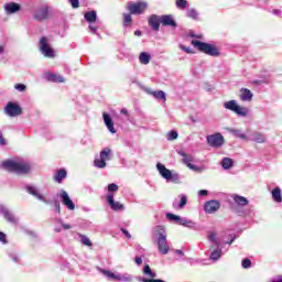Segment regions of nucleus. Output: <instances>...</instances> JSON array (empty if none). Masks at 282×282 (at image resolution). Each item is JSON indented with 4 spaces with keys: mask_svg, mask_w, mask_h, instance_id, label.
<instances>
[{
    "mask_svg": "<svg viewBox=\"0 0 282 282\" xmlns=\"http://www.w3.org/2000/svg\"><path fill=\"white\" fill-rule=\"evenodd\" d=\"M89 30H90V32H93V34H96L98 28L94 26V25H89Z\"/></svg>",
    "mask_w": 282,
    "mask_h": 282,
    "instance_id": "13d9d810",
    "label": "nucleus"
},
{
    "mask_svg": "<svg viewBox=\"0 0 282 282\" xmlns=\"http://www.w3.org/2000/svg\"><path fill=\"white\" fill-rule=\"evenodd\" d=\"M148 93H150L154 98H156V100H163V102H166V94L163 90Z\"/></svg>",
    "mask_w": 282,
    "mask_h": 282,
    "instance_id": "7c9ffc66",
    "label": "nucleus"
},
{
    "mask_svg": "<svg viewBox=\"0 0 282 282\" xmlns=\"http://www.w3.org/2000/svg\"><path fill=\"white\" fill-rule=\"evenodd\" d=\"M139 63H141V65H149V63H151V54L147 52L140 53Z\"/></svg>",
    "mask_w": 282,
    "mask_h": 282,
    "instance_id": "bb28decb",
    "label": "nucleus"
},
{
    "mask_svg": "<svg viewBox=\"0 0 282 282\" xmlns=\"http://www.w3.org/2000/svg\"><path fill=\"white\" fill-rule=\"evenodd\" d=\"M142 281L143 282H166L164 280H155V279H147V278H143Z\"/></svg>",
    "mask_w": 282,
    "mask_h": 282,
    "instance_id": "8fccbe9b",
    "label": "nucleus"
},
{
    "mask_svg": "<svg viewBox=\"0 0 282 282\" xmlns=\"http://www.w3.org/2000/svg\"><path fill=\"white\" fill-rule=\"evenodd\" d=\"M220 206L221 204L218 200H208L205 203V213H208V215H213V213H217Z\"/></svg>",
    "mask_w": 282,
    "mask_h": 282,
    "instance_id": "4468645a",
    "label": "nucleus"
},
{
    "mask_svg": "<svg viewBox=\"0 0 282 282\" xmlns=\"http://www.w3.org/2000/svg\"><path fill=\"white\" fill-rule=\"evenodd\" d=\"M159 237H158V250L160 254H169V240H166V231L162 227H159Z\"/></svg>",
    "mask_w": 282,
    "mask_h": 282,
    "instance_id": "39448f33",
    "label": "nucleus"
},
{
    "mask_svg": "<svg viewBox=\"0 0 282 282\" xmlns=\"http://www.w3.org/2000/svg\"><path fill=\"white\" fill-rule=\"evenodd\" d=\"M241 265H242V268H245V269L251 268L252 261H250V259H245V260H242Z\"/></svg>",
    "mask_w": 282,
    "mask_h": 282,
    "instance_id": "49530a36",
    "label": "nucleus"
},
{
    "mask_svg": "<svg viewBox=\"0 0 282 282\" xmlns=\"http://www.w3.org/2000/svg\"><path fill=\"white\" fill-rule=\"evenodd\" d=\"M166 219H169L170 221H174L175 224H178V226H185L186 228H193V226H195V223H193L192 220L182 218L171 213L166 214Z\"/></svg>",
    "mask_w": 282,
    "mask_h": 282,
    "instance_id": "1a4fd4ad",
    "label": "nucleus"
},
{
    "mask_svg": "<svg viewBox=\"0 0 282 282\" xmlns=\"http://www.w3.org/2000/svg\"><path fill=\"white\" fill-rule=\"evenodd\" d=\"M107 203L109 204L111 210H124V205L120 204V202L113 200V194H108Z\"/></svg>",
    "mask_w": 282,
    "mask_h": 282,
    "instance_id": "2eb2a0df",
    "label": "nucleus"
},
{
    "mask_svg": "<svg viewBox=\"0 0 282 282\" xmlns=\"http://www.w3.org/2000/svg\"><path fill=\"white\" fill-rule=\"evenodd\" d=\"M98 18L96 11H88L84 14V19H86V21L88 23H96V19Z\"/></svg>",
    "mask_w": 282,
    "mask_h": 282,
    "instance_id": "c756f323",
    "label": "nucleus"
},
{
    "mask_svg": "<svg viewBox=\"0 0 282 282\" xmlns=\"http://www.w3.org/2000/svg\"><path fill=\"white\" fill-rule=\"evenodd\" d=\"M46 80H50L51 83H65V78H63V76L54 73H47Z\"/></svg>",
    "mask_w": 282,
    "mask_h": 282,
    "instance_id": "5701e85b",
    "label": "nucleus"
},
{
    "mask_svg": "<svg viewBox=\"0 0 282 282\" xmlns=\"http://www.w3.org/2000/svg\"><path fill=\"white\" fill-rule=\"evenodd\" d=\"M26 191H28V193H30V195H33V197H36V199H40L41 202H46L45 197H43V195H41V193H39V189H36V187L28 186Z\"/></svg>",
    "mask_w": 282,
    "mask_h": 282,
    "instance_id": "393cba45",
    "label": "nucleus"
},
{
    "mask_svg": "<svg viewBox=\"0 0 282 282\" xmlns=\"http://www.w3.org/2000/svg\"><path fill=\"white\" fill-rule=\"evenodd\" d=\"M180 203H177V200L173 203V208L182 209L186 206V204H188V197H186V195L182 194L180 195Z\"/></svg>",
    "mask_w": 282,
    "mask_h": 282,
    "instance_id": "b1692460",
    "label": "nucleus"
},
{
    "mask_svg": "<svg viewBox=\"0 0 282 282\" xmlns=\"http://www.w3.org/2000/svg\"><path fill=\"white\" fill-rule=\"evenodd\" d=\"M47 7H42L35 11L34 19L35 21H45L47 19Z\"/></svg>",
    "mask_w": 282,
    "mask_h": 282,
    "instance_id": "6ab92c4d",
    "label": "nucleus"
},
{
    "mask_svg": "<svg viewBox=\"0 0 282 282\" xmlns=\"http://www.w3.org/2000/svg\"><path fill=\"white\" fill-rule=\"evenodd\" d=\"M231 133L236 137V138H240V140H246L248 137L242 133L241 130H231Z\"/></svg>",
    "mask_w": 282,
    "mask_h": 282,
    "instance_id": "4c0bfd02",
    "label": "nucleus"
},
{
    "mask_svg": "<svg viewBox=\"0 0 282 282\" xmlns=\"http://www.w3.org/2000/svg\"><path fill=\"white\" fill-rule=\"evenodd\" d=\"M1 167L10 173H18V175H24L30 171V164L23 159L7 160L1 163Z\"/></svg>",
    "mask_w": 282,
    "mask_h": 282,
    "instance_id": "f257e3e1",
    "label": "nucleus"
},
{
    "mask_svg": "<svg viewBox=\"0 0 282 282\" xmlns=\"http://www.w3.org/2000/svg\"><path fill=\"white\" fill-rule=\"evenodd\" d=\"M55 208H56L57 213H61V203L55 202Z\"/></svg>",
    "mask_w": 282,
    "mask_h": 282,
    "instance_id": "bf43d9fd",
    "label": "nucleus"
},
{
    "mask_svg": "<svg viewBox=\"0 0 282 282\" xmlns=\"http://www.w3.org/2000/svg\"><path fill=\"white\" fill-rule=\"evenodd\" d=\"M134 35H135V36H142V32L139 31V30H137V31L134 32Z\"/></svg>",
    "mask_w": 282,
    "mask_h": 282,
    "instance_id": "e2e57ef3",
    "label": "nucleus"
},
{
    "mask_svg": "<svg viewBox=\"0 0 282 282\" xmlns=\"http://www.w3.org/2000/svg\"><path fill=\"white\" fill-rule=\"evenodd\" d=\"M175 252H176V254H180L181 257H184V251H182V250H176Z\"/></svg>",
    "mask_w": 282,
    "mask_h": 282,
    "instance_id": "0e129e2a",
    "label": "nucleus"
},
{
    "mask_svg": "<svg viewBox=\"0 0 282 282\" xmlns=\"http://www.w3.org/2000/svg\"><path fill=\"white\" fill-rule=\"evenodd\" d=\"M4 10L8 14H14V12H19V10H21V6L15 2H9L4 6Z\"/></svg>",
    "mask_w": 282,
    "mask_h": 282,
    "instance_id": "412c9836",
    "label": "nucleus"
},
{
    "mask_svg": "<svg viewBox=\"0 0 282 282\" xmlns=\"http://www.w3.org/2000/svg\"><path fill=\"white\" fill-rule=\"evenodd\" d=\"M131 21H132V18H131V14L129 13H124L123 14V25H131Z\"/></svg>",
    "mask_w": 282,
    "mask_h": 282,
    "instance_id": "79ce46f5",
    "label": "nucleus"
},
{
    "mask_svg": "<svg viewBox=\"0 0 282 282\" xmlns=\"http://www.w3.org/2000/svg\"><path fill=\"white\" fill-rule=\"evenodd\" d=\"M187 6H188V1H186V0H176V8H178V10H186Z\"/></svg>",
    "mask_w": 282,
    "mask_h": 282,
    "instance_id": "c9c22d12",
    "label": "nucleus"
},
{
    "mask_svg": "<svg viewBox=\"0 0 282 282\" xmlns=\"http://www.w3.org/2000/svg\"><path fill=\"white\" fill-rule=\"evenodd\" d=\"M192 45L194 47H196L198 52H203L204 54H207L208 56H219V50L213 44L193 40Z\"/></svg>",
    "mask_w": 282,
    "mask_h": 282,
    "instance_id": "7ed1b4c3",
    "label": "nucleus"
},
{
    "mask_svg": "<svg viewBox=\"0 0 282 282\" xmlns=\"http://www.w3.org/2000/svg\"><path fill=\"white\" fill-rule=\"evenodd\" d=\"M118 281H124V282H131L133 281V278L129 275L128 273H119V280Z\"/></svg>",
    "mask_w": 282,
    "mask_h": 282,
    "instance_id": "e433bc0d",
    "label": "nucleus"
},
{
    "mask_svg": "<svg viewBox=\"0 0 282 282\" xmlns=\"http://www.w3.org/2000/svg\"><path fill=\"white\" fill-rule=\"evenodd\" d=\"M221 166H223V169L228 171V169H230L232 166V159H230V158L223 159Z\"/></svg>",
    "mask_w": 282,
    "mask_h": 282,
    "instance_id": "f704fd0d",
    "label": "nucleus"
},
{
    "mask_svg": "<svg viewBox=\"0 0 282 282\" xmlns=\"http://www.w3.org/2000/svg\"><path fill=\"white\" fill-rule=\"evenodd\" d=\"M281 11L279 10H273V14H279Z\"/></svg>",
    "mask_w": 282,
    "mask_h": 282,
    "instance_id": "774afa93",
    "label": "nucleus"
},
{
    "mask_svg": "<svg viewBox=\"0 0 282 282\" xmlns=\"http://www.w3.org/2000/svg\"><path fill=\"white\" fill-rule=\"evenodd\" d=\"M252 140L253 142H258V144H262V142H265V137L261 133H254Z\"/></svg>",
    "mask_w": 282,
    "mask_h": 282,
    "instance_id": "72a5a7b5",
    "label": "nucleus"
},
{
    "mask_svg": "<svg viewBox=\"0 0 282 282\" xmlns=\"http://www.w3.org/2000/svg\"><path fill=\"white\" fill-rule=\"evenodd\" d=\"M134 261H135L137 265H142V258L137 257V258L134 259Z\"/></svg>",
    "mask_w": 282,
    "mask_h": 282,
    "instance_id": "4d7b16f0",
    "label": "nucleus"
},
{
    "mask_svg": "<svg viewBox=\"0 0 282 282\" xmlns=\"http://www.w3.org/2000/svg\"><path fill=\"white\" fill-rule=\"evenodd\" d=\"M240 93V100H242L243 102H250V100H252L253 95L250 89L241 88Z\"/></svg>",
    "mask_w": 282,
    "mask_h": 282,
    "instance_id": "4be33fe9",
    "label": "nucleus"
},
{
    "mask_svg": "<svg viewBox=\"0 0 282 282\" xmlns=\"http://www.w3.org/2000/svg\"><path fill=\"white\" fill-rule=\"evenodd\" d=\"M178 154L181 158H183V164H186L188 169H191L192 171H195L197 169V165L191 163L193 162V155H188L184 151H180Z\"/></svg>",
    "mask_w": 282,
    "mask_h": 282,
    "instance_id": "dca6fc26",
    "label": "nucleus"
},
{
    "mask_svg": "<svg viewBox=\"0 0 282 282\" xmlns=\"http://www.w3.org/2000/svg\"><path fill=\"white\" fill-rule=\"evenodd\" d=\"M143 274H145V276H149L150 279H155V276H158V274L153 272V270H151V267L149 264L144 265Z\"/></svg>",
    "mask_w": 282,
    "mask_h": 282,
    "instance_id": "2f4dec72",
    "label": "nucleus"
},
{
    "mask_svg": "<svg viewBox=\"0 0 282 282\" xmlns=\"http://www.w3.org/2000/svg\"><path fill=\"white\" fill-rule=\"evenodd\" d=\"M234 202H236V204H238V206H248V198H246L243 196L236 195L234 197Z\"/></svg>",
    "mask_w": 282,
    "mask_h": 282,
    "instance_id": "473e14b6",
    "label": "nucleus"
},
{
    "mask_svg": "<svg viewBox=\"0 0 282 282\" xmlns=\"http://www.w3.org/2000/svg\"><path fill=\"white\" fill-rule=\"evenodd\" d=\"M180 47L183 52H186V54H193V48L192 47H188V46H185V45H180Z\"/></svg>",
    "mask_w": 282,
    "mask_h": 282,
    "instance_id": "de8ad7c7",
    "label": "nucleus"
},
{
    "mask_svg": "<svg viewBox=\"0 0 282 282\" xmlns=\"http://www.w3.org/2000/svg\"><path fill=\"white\" fill-rule=\"evenodd\" d=\"M14 87L18 91H23L25 89V85L23 84H17Z\"/></svg>",
    "mask_w": 282,
    "mask_h": 282,
    "instance_id": "3c124183",
    "label": "nucleus"
},
{
    "mask_svg": "<svg viewBox=\"0 0 282 282\" xmlns=\"http://www.w3.org/2000/svg\"><path fill=\"white\" fill-rule=\"evenodd\" d=\"M112 155L113 152L109 148H104L99 153V158H96L94 161L96 169H105Z\"/></svg>",
    "mask_w": 282,
    "mask_h": 282,
    "instance_id": "20e7f679",
    "label": "nucleus"
},
{
    "mask_svg": "<svg viewBox=\"0 0 282 282\" xmlns=\"http://www.w3.org/2000/svg\"><path fill=\"white\" fill-rule=\"evenodd\" d=\"M224 142L225 140L221 133H215L207 137V143L214 149H219V147H224Z\"/></svg>",
    "mask_w": 282,
    "mask_h": 282,
    "instance_id": "9d476101",
    "label": "nucleus"
},
{
    "mask_svg": "<svg viewBox=\"0 0 282 282\" xmlns=\"http://www.w3.org/2000/svg\"><path fill=\"white\" fill-rule=\"evenodd\" d=\"M149 8L147 2H128L127 9L129 10L130 14H142L144 10Z\"/></svg>",
    "mask_w": 282,
    "mask_h": 282,
    "instance_id": "0eeeda50",
    "label": "nucleus"
},
{
    "mask_svg": "<svg viewBox=\"0 0 282 282\" xmlns=\"http://www.w3.org/2000/svg\"><path fill=\"white\" fill-rule=\"evenodd\" d=\"M0 144L1 147H6V144H8V141L6 140V138H3V133L0 132Z\"/></svg>",
    "mask_w": 282,
    "mask_h": 282,
    "instance_id": "09e8293b",
    "label": "nucleus"
},
{
    "mask_svg": "<svg viewBox=\"0 0 282 282\" xmlns=\"http://www.w3.org/2000/svg\"><path fill=\"white\" fill-rule=\"evenodd\" d=\"M161 24L169 28H177V22L173 15H161Z\"/></svg>",
    "mask_w": 282,
    "mask_h": 282,
    "instance_id": "a211bd4d",
    "label": "nucleus"
},
{
    "mask_svg": "<svg viewBox=\"0 0 282 282\" xmlns=\"http://www.w3.org/2000/svg\"><path fill=\"white\" fill-rule=\"evenodd\" d=\"M225 109H228L229 111H234V113H237V116H241L242 118H246L248 116L249 111L248 108L241 107L237 105V100H229L224 104Z\"/></svg>",
    "mask_w": 282,
    "mask_h": 282,
    "instance_id": "423d86ee",
    "label": "nucleus"
},
{
    "mask_svg": "<svg viewBox=\"0 0 282 282\" xmlns=\"http://www.w3.org/2000/svg\"><path fill=\"white\" fill-rule=\"evenodd\" d=\"M4 111L7 116H10L11 118H17V116H21V107L12 101H10L6 106Z\"/></svg>",
    "mask_w": 282,
    "mask_h": 282,
    "instance_id": "f8f14e48",
    "label": "nucleus"
},
{
    "mask_svg": "<svg viewBox=\"0 0 282 282\" xmlns=\"http://www.w3.org/2000/svg\"><path fill=\"white\" fill-rule=\"evenodd\" d=\"M40 52L47 58H54V48L50 46V42L47 41V37H41Z\"/></svg>",
    "mask_w": 282,
    "mask_h": 282,
    "instance_id": "6e6552de",
    "label": "nucleus"
},
{
    "mask_svg": "<svg viewBox=\"0 0 282 282\" xmlns=\"http://www.w3.org/2000/svg\"><path fill=\"white\" fill-rule=\"evenodd\" d=\"M198 195H199L200 197H206V195H208V191H206V189H200V191L198 192Z\"/></svg>",
    "mask_w": 282,
    "mask_h": 282,
    "instance_id": "864d4df0",
    "label": "nucleus"
},
{
    "mask_svg": "<svg viewBox=\"0 0 282 282\" xmlns=\"http://www.w3.org/2000/svg\"><path fill=\"white\" fill-rule=\"evenodd\" d=\"M271 195H272L273 200H275L278 204H281L282 194H281V188L280 187L273 188V191L271 192Z\"/></svg>",
    "mask_w": 282,
    "mask_h": 282,
    "instance_id": "cd10ccee",
    "label": "nucleus"
},
{
    "mask_svg": "<svg viewBox=\"0 0 282 282\" xmlns=\"http://www.w3.org/2000/svg\"><path fill=\"white\" fill-rule=\"evenodd\" d=\"M198 15H199V13H197V10H195V9L187 10V17L189 19H197Z\"/></svg>",
    "mask_w": 282,
    "mask_h": 282,
    "instance_id": "ea45409f",
    "label": "nucleus"
},
{
    "mask_svg": "<svg viewBox=\"0 0 282 282\" xmlns=\"http://www.w3.org/2000/svg\"><path fill=\"white\" fill-rule=\"evenodd\" d=\"M79 237H80V241L84 246H88V247L91 246V240H89V238L87 236L80 235Z\"/></svg>",
    "mask_w": 282,
    "mask_h": 282,
    "instance_id": "37998d69",
    "label": "nucleus"
},
{
    "mask_svg": "<svg viewBox=\"0 0 282 282\" xmlns=\"http://www.w3.org/2000/svg\"><path fill=\"white\" fill-rule=\"evenodd\" d=\"M208 239H209V241H212V242L215 243L216 246H219V241H217V234L210 232V234L208 235Z\"/></svg>",
    "mask_w": 282,
    "mask_h": 282,
    "instance_id": "c03bdc74",
    "label": "nucleus"
},
{
    "mask_svg": "<svg viewBox=\"0 0 282 282\" xmlns=\"http://www.w3.org/2000/svg\"><path fill=\"white\" fill-rule=\"evenodd\" d=\"M102 116H104V122L108 131H110V133H116V128H113V120H111V117L107 112H104Z\"/></svg>",
    "mask_w": 282,
    "mask_h": 282,
    "instance_id": "aec40b11",
    "label": "nucleus"
},
{
    "mask_svg": "<svg viewBox=\"0 0 282 282\" xmlns=\"http://www.w3.org/2000/svg\"><path fill=\"white\" fill-rule=\"evenodd\" d=\"M70 3L73 6V8H78V6H79L78 0H70Z\"/></svg>",
    "mask_w": 282,
    "mask_h": 282,
    "instance_id": "5fc2aeb1",
    "label": "nucleus"
},
{
    "mask_svg": "<svg viewBox=\"0 0 282 282\" xmlns=\"http://www.w3.org/2000/svg\"><path fill=\"white\" fill-rule=\"evenodd\" d=\"M0 241H1L2 243H8V240H6V234H3V232H1V231H0Z\"/></svg>",
    "mask_w": 282,
    "mask_h": 282,
    "instance_id": "603ef678",
    "label": "nucleus"
},
{
    "mask_svg": "<svg viewBox=\"0 0 282 282\" xmlns=\"http://www.w3.org/2000/svg\"><path fill=\"white\" fill-rule=\"evenodd\" d=\"M177 131L172 130L171 132H169L167 134V140H177Z\"/></svg>",
    "mask_w": 282,
    "mask_h": 282,
    "instance_id": "a18cd8bd",
    "label": "nucleus"
},
{
    "mask_svg": "<svg viewBox=\"0 0 282 282\" xmlns=\"http://www.w3.org/2000/svg\"><path fill=\"white\" fill-rule=\"evenodd\" d=\"M156 169H158L161 177H163V180H166V182H172V184H181L182 183V176L180 175V173L166 169V165H164L162 163H158Z\"/></svg>",
    "mask_w": 282,
    "mask_h": 282,
    "instance_id": "f03ea898",
    "label": "nucleus"
},
{
    "mask_svg": "<svg viewBox=\"0 0 282 282\" xmlns=\"http://www.w3.org/2000/svg\"><path fill=\"white\" fill-rule=\"evenodd\" d=\"M3 52H4L3 46H0V54H3Z\"/></svg>",
    "mask_w": 282,
    "mask_h": 282,
    "instance_id": "338daca9",
    "label": "nucleus"
},
{
    "mask_svg": "<svg viewBox=\"0 0 282 282\" xmlns=\"http://www.w3.org/2000/svg\"><path fill=\"white\" fill-rule=\"evenodd\" d=\"M62 227L64 228V230H69V228H72V226L68 224H62Z\"/></svg>",
    "mask_w": 282,
    "mask_h": 282,
    "instance_id": "052dcab7",
    "label": "nucleus"
},
{
    "mask_svg": "<svg viewBox=\"0 0 282 282\" xmlns=\"http://www.w3.org/2000/svg\"><path fill=\"white\" fill-rule=\"evenodd\" d=\"M102 274L107 276L110 281H119L120 273H113L109 270H101Z\"/></svg>",
    "mask_w": 282,
    "mask_h": 282,
    "instance_id": "c85d7f7f",
    "label": "nucleus"
},
{
    "mask_svg": "<svg viewBox=\"0 0 282 282\" xmlns=\"http://www.w3.org/2000/svg\"><path fill=\"white\" fill-rule=\"evenodd\" d=\"M0 215H3L4 219L9 221V224H12L13 226H17L19 224V219L17 216L13 215L12 212L6 208V206H0Z\"/></svg>",
    "mask_w": 282,
    "mask_h": 282,
    "instance_id": "ddd939ff",
    "label": "nucleus"
},
{
    "mask_svg": "<svg viewBox=\"0 0 282 282\" xmlns=\"http://www.w3.org/2000/svg\"><path fill=\"white\" fill-rule=\"evenodd\" d=\"M148 22L149 25L152 26V30H154V32H158L160 30V23H162V17L153 14L149 18Z\"/></svg>",
    "mask_w": 282,
    "mask_h": 282,
    "instance_id": "f3484780",
    "label": "nucleus"
},
{
    "mask_svg": "<svg viewBox=\"0 0 282 282\" xmlns=\"http://www.w3.org/2000/svg\"><path fill=\"white\" fill-rule=\"evenodd\" d=\"M221 257V250H214L209 258L213 260V261H217V259H219Z\"/></svg>",
    "mask_w": 282,
    "mask_h": 282,
    "instance_id": "58836bf2",
    "label": "nucleus"
},
{
    "mask_svg": "<svg viewBox=\"0 0 282 282\" xmlns=\"http://www.w3.org/2000/svg\"><path fill=\"white\" fill-rule=\"evenodd\" d=\"M272 282H282V276H279L278 280H273Z\"/></svg>",
    "mask_w": 282,
    "mask_h": 282,
    "instance_id": "69168bd1",
    "label": "nucleus"
},
{
    "mask_svg": "<svg viewBox=\"0 0 282 282\" xmlns=\"http://www.w3.org/2000/svg\"><path fill=\"white\" fill-rule=\"evenodd\" d=\"M65 177H67V171L62 169L55 173L54 181L61 184L65 180Z\"/></svg>",
    "mask_w": 282,
    "mask_h": 282,
    "instance_id": "a878e982",
    "label": "nucleus"
},
{
    "mask_svg": "<svg viewBox=\"0 0 282 282\" xmlns=\"http://www.w3.org/2000/svg\"><path fill=\"white\" fill-rule=\"evenodd\" d=\"M57 195L61 198L62 204L66 206L68 210H75L76 205L74 204L72 198H69V194H67L64 189H61V192Z\"/></svg>",
    "mask_w": 282,
    "mask_h": 282,
    "instance_id": "9b49d317",
    "label": "nucleus"
},
{
    "mask_svg": "<svg viewBox=\"0 0 282 282\" xmlns=\"http://www.w3.org/2000/svg\"><path fill=\"white\" fill-rule=\"evenodd\" d=\"M121 113H122L123 116H129V112L127 111L126 108L121 109Z\"/></svg>",
    "mask_w": 282,
    "mask_h": 282,
    "instance_id": "680f3d73",
    "label": "nucleus"
},
{
    "mask_svg": "<svg viewBox=\"0 0 282 282\" xmlns=\"http://www.w3.org/2000/svg\"><path fill=\"white\" fill-rule=\"evenodd\" d=\"M121 231L123 232V235H126L128 239H131V234H129L127 229L122 228Z\"/></svg>",
    "mask_w": 282,
    "mask_h": 282,
    "instance_id": "6e6d98bb",
    "label": "nucleus"
},
{
    "mask_svg": "<svg viewBox=\"0 0 282 282\" xmlns=\"http://www.w3.org/2000/svg\"><path fill=\"white\" fill-rule=\"evenodd\" d=\"M109 195H113V193L118 192V185L116 183H111L108 185Z\"/></svg>",
    "mask_w": 282,
    "mask_h": 282,
    "instance_id": "a19ab883",
    "label": "nucleus"
}]
</instances>
